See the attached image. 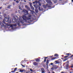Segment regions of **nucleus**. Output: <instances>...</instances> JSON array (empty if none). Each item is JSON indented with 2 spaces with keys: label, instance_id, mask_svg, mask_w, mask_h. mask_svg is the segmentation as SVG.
<instances>
[{
  "label": "nucleus",
  "instance_id": "nucleus-1",
  "mask_svg": "<svg viewBox=\"0 0 73 73\" xmlns=\"http://www.w3.org/2000/svg\"><path fill=\"white\" fill-rule=\"evenodd\" d=\"M22 12H24V13H25L24 15L22 16V19H23V21L25 22H27V20H29L31 19V18H29V19H28V18L27 17V15H28V11L27 10L25 9H23Z\"/></svg>",
  "mask_w": 73,
  "mask_h": 73
},
{
  "label": "nucleus",
  "instance_id": "nucleus-2",
  "mask_svg": "<svg viewBox=\"0 0 73 73\" xmlns=\"http://www.w3.org/2000/svg\"><path fill=\"white\" fill-rule=\"evenodd\" d=\"M46 2L48 4H49L50 5H52V2L50 0H45Z\"/></svg>",
  "mask_w": 73,
  "mask_h": 73
},
{
  "label": "nucleus",
  "instance_id": "nucleus-3",
  "mask_svg": "<svg viewBox=\"0 0 73 73\" xmlns=\"http://www.w3.org/2000/svg\"><path fill=\"white\" fill-rule=\"evenodd\" d=\"M25 7L28 11H29L30 10V8H29L27 5H26L25 6Z\"/></svg>",
  "mask_w": 73,
  "mask_h": 73
},
{
  "label": "nucleus",
  "instance_id": "nucleus-4",
  "mask_svg": "<svg viewBox=\"0 0 73 73\" xmlns=\"http://www.w3.org/2000/svg\"><path fill=\"white\" fill-rule=\"evenodd\" d=\"M9 19L8 18H5V20L6 22H8L9 21Z\"/></svg>",
  "mask_w": 73,
  "mask_h": 73
},
{
  "label": "nucleus",
  "instance_id": "nucleus-5",
  "mask_svg": "<svg viewBox=\"0 0 73 73\" xmlns=\"http://www.w3.org/2000/svg\"><path fill=\"white\" fill-rule=\"evenodd\" d=\"M41 71L42 73H45V70H44V68H41Z\"/></svg>",
  "mask_w": 73,
  "mask_h": 73
},
{
  "label": "nucleus",
  "instance_id": "nucleus-6",
  "mask_svg": "<svg viewBox=\"0 0 73 73\" xmlns=\"http://www.w3.org/2000/svg\"><path fill=\"white\" fill-rule=\"evenodd\" d=\"M66 69H69V64H67L66 66Z\"/></svg>",
  "mask_w": 73,
  "mask_h": 73
},
{
  "label": "nucleus",
  "instance_id": "nucleus-7",
  "mask_svg": "<svg viewBox=\"0 0 73 73\" xmlns=\"http://www.w3.org/2000/svg\"><path fill=\"white\" fill-rule=\"evenodd\" d=\"M33 65H35V66H37V65H38V63L36 62H33Z\"/></svg>",
  "mask_w": 73,
  "mask_h": 73
},
{
  "label": "nucleus",
  "instance_id": "nucleus-8",
  "mask_svg": "<svg viewBox=\"0 0 73 73\" xmlns=\"http://www.w3.org/2000/svg\"><path fill=\"white\" fill-rule=\"evenodd\" d=\"M35 61H36V62H39V61H40V60L39 58H37L36 59Z\"/></svg>",
  "mask_w": 73,
  "mask_h": 73
},
{
  "label": "nucleus",
  "instance_id": "nucleus-9",
  "mask_svg": "<svg viewBox=\"0 0 73 73\" xmlns=\"http://www.w3.org/2000/svg\"><path fill=\"white\" fill-rule=\"evenodd\" d=\"M53 67L56 69H57L58 68V66H57V65H54L53 66Z\"/></svg>",
  "mask_w": 73,
  "mask_h": 73
},
{
  "label": "nucleus",
  "instance_id": "nucleus-10",
  "mask_svg": "<svg viewBox=\"0 0 73 73\" xmlns=\"http://www.w3.org/2000/svg\"><path fill=\"white\" fill-rule=\"evenodd\" d=\"M49 60H47L46 62L47 66H48V64L49 63Z\"/></svg>",
  "mask_w": 73,
  "mask_h": 73
},
{
  "label": "nucleus",
  "instance_id": "nucleus-11",
  "mask_svg": "<svg viewBox=\"0 0 73 73\" xmlns=\"http://www.w3.org/2000/svg\"><path fill=\"white\" fill-rule=\"evenodd\" d=\"M69 55H67L66 56H65L64 57V58H66L68 57H69Z\"/></svg>",
  "mask_w": 73,
  "mask_h": 73
},
{
  "label": "nucleus",
  "instance_id": "nucleus-12",
  "mask_svg": "<svg viewBox=\"0 0 73 73\" xmlns=\"http://www.w3.org/2000/svg\"><path fill=\"white\" fill-rule=\"evenodd\" d=\"M12 6V5H9V6H7V8H10V7H11Z\"/></svg>",
  "mask_w": 73,
  "mask_h": 73
},
{
  "label": "nucleus",
  "instance_id": "nucleus-13",
  "mask_svg": "<svg viewBox=\"0 0 73 73\" xmlns=\"http://www.w3.org/2000/svg\"><path fill=\"white\" fill-rule=\"evenodd\" d=\"M4 17L5 18H7V15H6V14H5L4 15Z\"/></svg>",
  "mask_w": 73,
  "mask_h": 73
},
{
  "label": "nucleus",
  "instance_id": "nucleus-14",
  "mask_svg": "<svg viewBox=\"0 0 73 73\" xmlns=\"http://www.w3.org/2000/svg\"><path fill=\"white\" fill-rule=\"evenodd\" d=\"M56 58V57L52 58L51 59V60H55Z\"/></svg>",
  "mask_w": 73,
  "mask_h": 73
},
{
  "label": "nucleus",
  "instance_id": "nucleus-15",
  "mask_svg": "<svg viewBox=\"0 0 73 73\" xmlns=\"http://www.w3.org/2000/svg\"><path fill=\"white\" fill-rule=\"evenodd\" d=\"M31 8L32 10H35V9L34 8V7H33V6L31 7Z\"/></svg>",
  "mask_w": 73,
  "mask_h": 73
},
{
  "label": "nucleus",
  "instance_id": "nucleus-16",
  "mask_svg": "<svg viewBox=\"0 0 73 73\" xmlns=\"http://www.w3.org/2000/svg\"><path fill=\"white\" fill-rule=\"evenodd\" d=\"M54 56L56 57H58V55L57 54H55L54 55Z\"/></svg>",
  "mask_w": 73,
  "mask_h": 73
},
{
  "label": "nucleus",
  "instance_id": "nucleus-17",
  "mask_svg": "<svg viewBox=\"0 0 73 73\" xmlns=\"http://www.w3.org/2000/svg\"><path fill=\"white\" fill-rule=\"evenodd\" d=\"M19 71L20 72H24V70H19Z\"/></svg>",
  "mask_w": 73,
  "mask_h": 73
},
{
  "label": "nucleus",
  "instance_id": "nucleus-18",
  "mask_svg": "<svg viewBox=\"0 0 73 73\" xmlns=\"http://www.w3.org/2000/svg\"><path fill=\"white\" fill-rule=\"evenodd\" d=\"M55 62H56V63H57V64H59V63H60V62H59V61H55Z\"/></svg>",
  "mask_w": 73,
  "mask_h": 73
},
{
  "label": "nucleus",
  "instance_id": "nucleus-19",
  "mask_svg": "<svg viewBox=\"0 0 73 73\" xmlns=\"http://www.w3.org/2000/svg\"><path fill=\"white\" fill-rule=\"evenodd\" d=\"M43 7L44 8H46V6L45 5H43Z\"/></svg>",
  "mask_w": 73,
  "mask_h": 73
},
{
  "label": "nucleus",
  "instance_id": "nucleus-20",
  "mask_svg": "<svg viewBox=\"0 0 73 73\" xmlns=\"http://www.w3.org/2000/svg\"><path fill=\"white\" fill-rule=\"evenodd\" d=\"M11 73H15V71L14 70L13 71L12 70L11 71Z\"/></svg>",
  "mask_w": 73,
  "mask_h": 73
},
{
  "label": "nucleus",
  "instance_id": "nucleus-21",
  "mask_svg": "<svg viewBox=\"0 0 73 73\" xmlns=\"http://www.w3.org/2000/svg\"><path fill=\"white\" fill-rule=\"evenodd\" d=\"M19 9H20L21 10H23V9H22L21 8V7H19Z\"/></svg>",
  "mask_w": 73,
  "mask_h": 73
},
{
  "label": "nucleus",
  "instance_id": "nucleus-22",
  "mask_svg": "<svg viewBox=\"0 0 73 73\" xmlns=\"http://www.w3.org/2000/svg\"><path fill=\"white\" fill-rule=\"evenodd\" d=\"M35 12L36 13H38V10L35 9Z\"/></svg>",
  "mask_w": 73,
  "mask_h": 73
},
{
  "label": "nucleus",
  "instance_id": "nucleus-23",
  "mask_svg": "<svg viewBox=\"0 0 73 73\" xmlns=\"http://www.w3.org/2000/svg\"><path fill=\"white\" fill-rule=\"evenodd\" d=\"M20 21L21 22V23H22V24H23L24 23V22H23V20H21V21Z\"/></svg>",
  "mask_w": 73,
  "mask_h": 73
},
{
  "label": "nucleus",
  "instance_id": "nucleus-24",
  "mask_svg": "<svg viewBox=\"0 0 73 73\" xmlns=\"http://www.w3.org/2000/svg\"><path fill=\"white\" fill-rule=\"evenodd\" d=\"M17 68H15V69L14 70L15 71V72H16V70H17Z\"/></svg>",
  "mask_w": 73,
  "mask_h": 73
},
{
  "label": "nucleus",
  "instance_id": "nucleus-25",
  "mask_svg": "<svg viewBox=\"0 0 73 73\" xmlns=\"http://www.w3.org/2000/svg\"><path fill=\"white\" fill-rule=\"evenodd\" d=\"M32 3H30V5L31 7H32L33 6H32Z\"/></svg>",
  "mask_w": 73,
  "mask_h": 73
},
{
  "label": "nucleus",
  "instance_id": "nucleus-26",
  "mask_svg": "<svg viewBox=\"0 0 73 73\" xmlns=\"http://www.w3.org/2000/svg\"><path fill=\"white\" fill-rule=\"evenodd\" d=\"M54 3H56V0H52Z\"/></svg>",
  "mask_w": 73,
  "mask_h": 73
},
{
  "label": "nucleus",
  "instance_id": "nucleus-27",
  "mask_svg": "<svg viewBox=\"0 0 73 73\" xmlns=\"http://www.w3.org/2000/svg\"><path fill=\"white\" fill-rule=\"evenodd\" d=\"M68 60L67 59H66L64 60L63 61H66Z\"/></svg>",
  "mask_w": 73,
  "mask_h": 73
},
{
  "label": "nucleus",
  "instance_id": "nucleus-28",
  "mask_svg": "<svg viewBox=\"0 0 73 73\" xmlns=\"http://www.w3.org/2000/svg\"><path fill=\"white\" fill-rule=\"evenodd\" d=\"M16 2L17 3H19V1H16Z\"/></svg>",
  "mask_w": 73,
  "mask_h": 73
},
{
  "label": "nucleus",
  "instance_id": "nucleus-29",
  "mask_svg": "<svg viewBox=\"0 0 73 73\" xmlns=\"http://www.w3.org/2000/svg\"><path fill=\"white\" fill-rule=\"evenodd\" d=\"M71 68H73V64H72V66H71Z\"/></svg>",
  "mask_w": 73,
  "mask_h": 73
},
{
  "label": "nucleus",
  "instance_id": "nucleus-30",
  "mask_svg": "<svg viewBox=\"0 0 73 73\" xmlns=\"http://www.w3.org/2000/svg\"><path fill=\"white\" fill-rule=\"evenodd\" d=\"M50 65H53V63H51L50 64Z\"/></svg>",
  "mask_w": 73,
  "mask_h": 73
},
{
  "label": "nucleus",
  "instance_id": "nucleus-31",
  "mask_svg": "<svg viewBox=\"0 0 73 73\" xmlns=\"http://www.w3.org/2000/svg\"><path fill=\"white\" fill-rule=\"evenodd\" d=\"M16 26H17L16 24H15L13 25V26L14 27H16Z\"/></svg>",
  "mask_w": 73,
  "mask_h": 73
},
{
  "label": "nucleus",
  "instance_id": "nucleus-32",
  "mask_svg": "<svg viewBox=\"0 0 73 73\" xmlns=\"http://www.w3.org/2000/svg\"><path fill=\"white\" fill-rule=\"evenodd\" d=\"M66 55H69L70 54L69 53H66Z\"/></svg>",
  "mask_w": 73,
  "mask_h": 73
},
{
  "label": "nucleus",
  "instance_id": "nucleus-33",
  "mask_svg": "<svg viewBox=\"0 0 73 73\" xmlns=\"http://www.w3.org/2000/svg\"><path fill=\"white\" fill-rule=\"evenodd\" d=\"M39 5H40V6H41V4L40 3H39Z\"/></svg>",
  "mask_w": 73,
  "mask_h": 73
},
{
  "label": "nucleus",
  "instance_id": "nucleus-34",
  "mask_svg": "<svg viewBox=\"0 0 73 73\" xmlns=\"http://www.w3.org/2000/svg\"><path fill=\"white\" fill-rule=\"evenodd\" d=\"M73 57V54L70 57V58H72V57Z\"/></svg>",
  "mask_w": 73,
  "mask_h": 73
},
{
  "label": "nucleus",
  "instance_id": "nucleus-35",
  "mask_svg": "<svg viewBox=\"0 0 73 73\" xmlns=\"http://www.w3.org/2000/svg\"><path fill=\"white\" fill-rule=\"evenodd\" d=\"M30 71H31V72H33V70H32V69H30Z\"/></svg>",
  "mask_w": 73,
  "mask_h": 73
},
{
  "label": "nucleus",
  "instance_id": "nucleus-36",
  "mask_svg": "<svg viewBox=\"0 0 73 73\" xmlns=\"http://www.w3.org/2000/svg\"><path fill=\"white\" fill-rule=\"evenodd\" d=\"M39 11H41V9H40V7H39Z\"/></svg>",
  "mask_w": 73,
  "mask_h": 73
},
{
  "label": "nucleus",
  "instance_id": "nucleus-37",
  "mask_svg": "<svg viewBox=\"0 0 73 73\" xmlns=\"http://www.w3.org/2000/svg\"><path fill=\"white\" fill-rule=\"evenodd\" d=\"M46 59L45 58L44 60V62H46Z\"/></svg>",
  "mask_w": 73,
  "mask_h": 73
},
{
  "label": "nucleus",
  "instance_id": "nucleus-38",
  "mask_svg": "<svg viewBox=\"0 0 73 73\" xmlns=\"http://www.w3.org/2000/svg\"><path fill=\"white\" fill-rule=\"evenodd\" d=\"M10 27H13V25H10Z\"/></svg>",
  "mask_w": 73,
  "mask_h": 73
},
{
  "label": "nucleus",
  "instance_id": "nucleus-39",
  "mask_svg": "<svg viewBox=\"0 0 73 73\" xmlns=\"http://www.w3.org/2000/svg\"><path fill=\"white\" fill-rule=\"evenodd\" d=\"M0 1H2V2H3V1H4V0H0Z\"/></svg>",
  "mask_w": 73,
  "mask_h": 73
},
{
  "label": "nucleus",
  "instance_id": "nucleus-40",
  "mask_svg": "<svg viewBox=\"0 0 73 73\" xmlns=\"http://www.w3.org/2000/svg\"><path fill=\"white\" fill-rule=\"evenodd\" d=\"M18 26H20V23H18Z\"/></svg>",
  "mask_w": 73,
  "mask_h": 73
},
{
  "label": "nucleus",
  "instance_id": "nucleus-41",
  "mask_svg": "<svg viewBox=\"0 0 73 73\" xmlns=\"http://www.w3.org/2000/svg\"><path fill=\"white\" fill-rule=\"evenodd\" d=\"M23 1L24 2H25V3H27V1H25V0H23Z\"/></svg>",
  "mask_w": 73,
  "mask_h": 73
},
{
  "label": "nucleus",
  "instance_id": "nucleus-42",
  "mask_svg": "<svg viewBox=\"0 0 73 73\" xmlns=\"http://www.w3.org/2000/svg\"><path fill=\"white\" fill-rule=\"evenodd\" d=\"M21 65L22 66H23V67H25V66H24L23 64H21Z\"/></svg>",
  "mask_w": 73,
  "mask_h": 73
},
{
  "label": "nucleus",
  "instance_id": "nucleus-43",
  "mask_svg": "<svg viewBox=\"0 0 73 73\" xmlns=\"http://www.w3.org/2000/svg\"><path fill=\"white\" fill-rule=\"evenodd\" d=\"M3 8L2 7H0V9H1Z\"/></svg>",
  "mask_w": 73,
  "mask_h": 73
},
{
  "label": "nucleus",
  "instance_id": "nucleus-44",
  "mask_svg": "<svg viewBox=\"0 0 73 73\" xmlns=\"http://www.w3.org/2000/svg\"><path fill=\"white\" fill-rule=\"evenodd\" d=\"M50 7H51V6H49L48 7V8H50Z\"/></svg>",
  "mask_w": 73,
  "mask_h": 73
},
{
  "label": "nucleus",
  "instance_id": "nucleus-45",
  "mask_svg": "<svg viewBox=\"0 0 73 73\" xmlns=\"http://www.w3.org/2000/svg\"><path fill=\"white\" fill-rule=\"evenodd\" d=\"M31 11V12H33V10H31L30 11Z\"/></svg>",
  "mask_w": 73,
  "mask_h": 73
},
{
  "label": "nucleus",
  "instance_id": "nucleus-46",
  "mask_svg": "<svg viewBox=\"0 0 73 73\" xmlns=\"http://www.w3.org/2000/svg\"><path fill=\"white\" fill-rule=\"evenodd\" d=\"M35 1L36 3H37V1Z\"/></svg>",
  "mask_w": 73,
  "mask_h": 73
},
{
  "label": "nucleus",
  "instance_id": "nucleus-47",
  "mask_svg": "<svg viewBox=\"0 0 73 73\" xmlns=\"http://www.w3.org/2000/svg\"><path fill=\"white\" fill-rule=\"evenodd\" d=\"M50 58H52V56H50Z\"/></svg>",
  "mask_w": 73,
  "mask_h": 73
},
{
  "label": "nucleus",
  "instance_id": "nucleus-48",
  "mask_svg": "<svg viewBox=\"0 0 73 73\" xmlns=\"http://www.w3.org/2000/svg\"><path fill=\"white\" fill-rule=\"evenodd\" d=\"M48 58V57H45V59H46V58Z\"/></svg>",
  "mask_w": 73,
  "mask_h": 73
},
{
  "label": "nucleus",
  "instance_id": "nucleus-49",
  "mask_svg": "<svg viewBox=\"0 0 73 73\" xmlns=\"http://www.w3.org/2000/svg\"><path fill=\"white\" fill-rule=\"evenodd\" d=\"M1 22H0V25H1Z\"/></svg>",
  "mask_w": 73,
  "mask_h": 73
},
{
  "label": "nucleus",
  "instance_id": "nucleus-50",
  "mask_svg": "<svg viewBox=\"0 0 73 73\" xmlns=\"http://www.w3.org/2000/svg\"><path fill=\"white\" fill-rule=\"evenodd\" d=\"M61 73H64V72H61Z\"/></svg>",
  "mask_w": 73,
  "mask_h": 73
},
{
  "label": "nucleus",
  "instance_id": "nucleus-51",
  "mask_svg": "<svg viewBox=\"0 0 73 73\" xmlns=\"http://www.w3.org/2000/svg\"><path fill=\"white\" fill-rule=\"evenodd\" d=\"M37 0V1H40V0Z\"/></svg>",
  "mask_w": 73,
  "mask_h": 73
},
{
  "label": "nucleus",
  "instance_id": "nucleus-52",
  "mask_svg": "<svg viewBox=\"0 0 73 73\" xmlns=\"http://www.w3.org/2000/svg\"><path fill=\"white\" fill-rule=\"evenodd\" d=\"M48 4H47L46 6H47V7H48Z\"/></svg>",
  "mask_w": 73,
  "mask_h": 73
},
{
  "label": "nucleus",
  "instance_id": "nucleus-53",
  "mask_svg": "<svg viewBox=\"0 0 73 73\" xmlns=\"http://www.w3.org/2000/svg\"><path fill=\"white\" fill-rule=\"evenodd\" d=\"M66 62H68H68H69V61H67Z\"/></svg>",
  "mask_w": 73,
  "mask_h": 73
},
{
  "label": "nucleus",
  "instance_id": "nucleus-54",
  "mask_svg": "<svg viewBox=\"0 0 73 73\" xmlns=\"http://www.w3.org/2000/svg\"><path fill=\"white\" fill-rule=\"evenodd\" d=\"M26 73H29V72H26Z\"/></svg>",
  "mask_w": 73,
  "mask_h": 73
},
{
  "label": "nucleus",
  "instance_id": "nucleus-55",
  "mask_svg": "<svg viewBox=\"0 0 73 73\" xmlns=\"http://www.w3.org/2000/svg\"><path fill=\"white\" fill-rule=\"evenodd\" d=\"M62 57H64V55H62Z\"/></svg>",
  "mask_w": 73,
  "mask_h": 73
},
{
  "label": "nucleus",
  "instance_id": "nucleus-56",
  "mask_svg": "<svg viewBox=\"0 0 73 73\" xmlns=\"http://www.w3.org/2000/svg\"><path fill=\"white\" fill-rule=\"evenodd\" d=\"M72 2H73V0H72Z\"/></svg>",
  "mask_w": 73,
  "mask_h": 73
},
{
  "label": "nucleus",
  "instance_id": "nucleus-57",
  "mask_svg": "<svg viewBox=\"0 0 73 73\" xmlns=\"http://www.w3.org/2000/svg\"><path fill=\"white\" fill-rule=\"evenodd\" d=\"M59 0V1H62V0Z\"/></svg>",
  "mask_w": 73,
  "mask_h": 73
},
{
  "label": "nucleus",
  "instance_id": "nucleus-58",
  "mask_svg": "<svg viewBox=\"0 0 73 73\" xmlns=\"http://www.w3.org/2000/svg\"><path fill=\"white\" fill-rule=\"evenodd\" d=\"M70 73H72V72H70Z\"/></svg>",
  "mask_w": 73,
  "mask_h": 73
},
{
  "label": "nucleus",
  "instance_id": "nucleus-59",
  "mask_svg": "<svg viewBox=\"0 0 73 73\" xmlns=\"http://www.w3.org/2000/svg\"><path fill=\"white\" fill-rule=\"evenodd\" d=\"M17 0H14V1H16Z\"/></svg>",
  "mask_w": 73,
  "mask_h": 73
},
{
  "label": "nucleus",
  "instance_id": "nucleus-60",
  "mask_svg": "<svg viewBox=\"0 0 73 73\" xmlns=\"http://www.w3.org/2000/svg\"><path fill=\"white\" fill-rule=\"evenodd\" d=\"M34 7H35V6H36V5H34Z\"/></svg>",
  "mask_w": 73,
  "mask_h": 73
},
{
  "label": "nucleus",
  "instance_id": "nucleus-61",
  "mask_svg": "<svg viewBox=\"0 0 73 73\" xmlns=\"http://www.w3.org/2000/svg\"><path fill=\"white\" fill-rule=\"evenodd\" d=\"M64 5V4H62V5Z\"/></svg>",
  "mask_w": 73,
  "mask_h": 73
},
{
  "label": "nucleus",
  "instance_id": "nucleus-62",
  "mask_svg": "<svg viewBox=\"0 0 73 73\" xmlns=\"http://www.w3.org/2000/svg\"><path fill=\"white\" fill-rule=\"evenodd\" d=\"M62 59H63V58H62Z\"/></svg>",
  "mask_w": 73,
  "mask_h": 73
},
{
  "label": "nucleus",
  "instance_id": "nucleus-63",
  "mask_svg": "<svg viewBox=\"0 0 73 73\" xmlns=\"http://www.w3.org/2000/svg\"><path fill=\"white\" fill-rule=\"evenodd\" d=\"M9 73H11V72H9Z\"/></svg>",
  "mask_w": 73,
  "mask_h": 73
},
{
  "label": "nucleus",
  "instance_id": "nucleus-64",
  "mask_svg": "<svg viewBox=\"0 0 73 73\" xmlns=\"http://www.w3.org/2000/svg\"><path fill=\"white\" fill-rule=\"evenodd\" d=\"M19 0V1H20V0Z\"/></svg>",
  "mask_w": 73,
  "mask_h": 73
}]
</instances>
